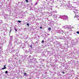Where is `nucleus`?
Listing matches in <instances>:
<instances>
[{
  "label": "nucleus",
  "instance_id": "f3484780",
  "mask_svg": "<svg viewBox=\"0 0 79 79\" xmlns=\"http://www.w3.org/2000/svg\"><path fill=\"white\" fill-rule=\"evenodd\" d=\"M29 79H31V78H29Z\"/></svg>",
  "mask_w": 79,
  "mask_h": 79
},
{
  "label": "nucleus",
  "instance_id": "6e6552de",
  "mask_svg": "<svg viewBox=\"0 0 79 79\" xmlns=\"http://www.w3.org/2000/svg\"><path fill=\"white\" fill-rule=\"evenodd\" d=\"M48 29H49V30H51V28H50V27H49V28H48Z\"/></svg>",
  "mask_w": 79,
  "mask_h": 79
},
{
  "label": "nucleus",
  "instance_id": "9b49d317",
  "mask_svg": "<svg viewBox=\"0 0 79 79\" xmlns=\"http://www.w3.org/2000/svg\"><path fill=\"white\" fill-rule=\"evenodd\" d=\"M6 65H5L4 66V68H6Z\"/></svg>",
  "mask_w": 79,
  "mask_h": 79
},
{
  "label": "nucleus",
  "instance_id": "ddd939ff",
  "mask_svg": "<svg viewBox=\"0 0 79 79\" xmlns=\"http://www.w3.org/2000/svg\"><path fill=\"white\" fill-rule=\"evenodd\" d=\"M62 73H63V74H64V72H63Z\"/></svg>",
  "mask_w": 79,
  "mask_h": 79
},
{
  "label": "nucleus",
  "instance_id": "1a4fd4ad",
  "mask_svg": "<svg viewBox=\"0 0 79 79\" xmlns=\"http://www.w3.org/2000/svg\"><path fill=\"white\" fill-rule=\"evenodd\" d=\"M76 33L77 34H79V31H77Z\"/></svg>",
  "mask_w": 79,
  "mask_h": 79
},
{
  "label": "nucleus",
  "instance_id": "2eb2a0df",
  "mask_svg": "<svg viewBox=\"0 0 79 79\" xmlns=\"http://www.w3.org/2000/svg\"><path fill=\"white\" fill-rule=\"evenodd\" d=\"M75 11H78V10H75Z\"/></svg>",
  "mask_w": 79,
  "mask_h": 79
},
{
  "label": "nucleus",
  "instance_id": "f257e3e1",
  "mask_svg": "<svg viewBox=\"0 0 79 79\" xmlns=\"http://www.w3.org/2000/svg\"><path fill=\"white\" fill-rule=\"evenodd\" d=\"M23 74L24 76H27V73H23Z\"/></svg>",
  "mask_w": 79,
  "mask_h": 79
},
{
  "label": "nucleus",
  "instance_id": "7ed1b4c3",
  "mask_svg": "<svg viewBox=\"0 0 79 79\" xmlns=\"http://www.w3.org/2000/svg\"><path fill=\"white\" fill-rule=\"evenodd\" d=\"M5 73L6 74H7V73H8V71H6Z\"/></svg>",
  "mask_w": 79,
  "mask_h": 79
},
{
  "label": "nucleus",
  "instance_id": "423d86ee",
  "mask_svg": "<svg viewBox=\"0 0 79 79\" xmlns=\"http://www.w3.org/2000/svg\"><path fill=\"white\" fill-rule=\"evenodd\" d=\"M44 40H42V44H44Z\"/></svg>",
  "mask_w": 79,
  "mask_h": 79
},
{
  "label": "nucleus",
  "instance_id": "dca6fc26",
  "mask_svg": "<svg viewBox=\"0 0 79 79\" xmlns=\"http://www.w3.org/2000/svg\"><path fill=\"white\" fill-rule=\"evenodd\" d=\"M43 61H45V60L43 59Z\"/></svg>",
  "mask_w": 79,
  "mask_h": 79
},
{
  "label": "nucleus",
  "instance_id": "20e7f679",
  "mask_svg": "<svg viewBox=\"0 0 79 79\" xmlns=\"http://www.w3.org/2000/svg\"><path fill=\"white\" fill-rule=\"evenodd\" d=\"M18 22L19 23H21V21H20V20H19V21H18Z\"/></svg>",
  "mask_w": 79,
  "mask_h": 79
},
{
  "label": "nucleus",
  "instance_id": "4468645a",
  "mask_svg": "<svg viewBox=\"0 0 79 79\" xmlns=\"http://www.w3.org/2000/svg\"><path fill=\"white\" fill-rule=\"evenodd\" d=\"M16 32L17 31V30L16 29H15Z\"/></svg>",
  "mask_w": 79,
  "mask_h": 79
},
{
  "label": "nucleus",
  "instance_id": "f8f14e48",
  "mask_svg": "<svg viewBox=\"0 0 79 79\" xmlns=\"http://www.w3.org/2000/svg\"><path fill=\"white\" fill-rule=\"evenodd\" d=\"M40 29H42V27H40Z\"/></svg>",
  "mask_w": 79,
  "mask_h": 79
},
{
  "label": "nucleus",
  "instance_id": "39448f33",
  "mask_svg": "<svg viewBox=\"0 0 79 79\" xmlns=\"http://www.w3.org/2000/svg\"><path fill=\"white\" fill-rule=\"evenodd\" d=\"M27 26H29V23H27Z\"/></svg>",
  "mask_w": 79,
  "mask_h": 79
},
{
  "label": "nucleus",
  "instance_id": "f03ea898",
  "mask_svg": "<svg viewBox=\"0 0 79 79\" xmlns=\"http://www.w3.org/2000/svg\"><path fill=\"white\" fill-rule=\"evenodd\" d=\"M5 69H6V68L4 67V68H2V70Z\"/></svg>",
  "mask_w": 79,
  "mask_h": 79
},
{
  "label": "nucleus",
  "instance_id": "9d476101",
  "mask_svg": "<svg viewBox=\"0 0 79 79\" xmlns=\"http://www.w3.org/2000/svg\"><path fill=\"white\" fill-rule=\"evenodd\" d=\"M74 13H77V12H76V11H74Z\"/></svg>",
  "mask_w": 79,
  "mask_h": 79
},
{
  "label": "nucleus",
  "instance_id": "0eeeda50",
  "mask_svg": "<svg viewBox=\"0 0 79 79\" xmlns=\"http://www.w3.org/2000/svg\"><path fill=\"white\" fill-rule=\"evenodd\" d=\"M26 2H27V3H28L29 2L27 0H26Z\"/></svg>",
  "mask_w": 79,
  "mask_h": 79
}]
</instances>
